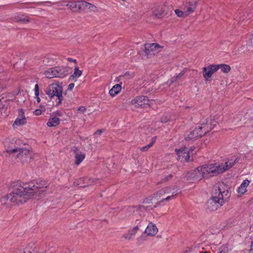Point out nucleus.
Here are the masks:
<instances>
[{"instance_id": "1", "label": "nucleus", "mask_w": 253, "mask_h": 253, "mask_svg": "<svg viewBox=\"0 0 253 253\" xmlns=\"http://www.w3.org/2000/svg\"><path fill=\"white\" fill-rule=\"evenodd\" d=\"M11 191L1 198V202L9 201L14 205L23 204L33 197V191L35 190L34 182L24 183L14 181L11 185Z\"/></svg>"}, {"instance_id": "2", "label": "nucleus", "mask_w": 253, "mask_h": 253, "mask_svg": "<svg viewBox=\"0 0 253 253\" xmlns=\"http://www.w3.org/2000/svg\"><path fill=\"white\" fill-rule=\"evenodd\" d=\"M224 186V185L218 186L212 193L211 197L208 200L205 206L207 211H215L223 205L224 203L223 193L224 191H222V190Z\"/></svg>"}, {"instance_id": "3", "label": "nucleus", "mask_w": 253, "mask_h": 253, "mask_svg": "<svg viewBox=\"0 0 253 253\" xmlns=\"http://www.w3.org/2000/svg\"><path fill=\"white\" fill-rule=\"evenodd\" d=\"M200 177L208 178L221 173L224 171V167L216 164H209L198 167Z\"/></svg>"}, {"instance_id": "4", "label": "nucleus", "mask_w": 253, "mask_h": 253, "mask_svg": "<svg viewBox=\"0 0 253 253\" xmlns=\"http://www.w3.org/2000/svg\"><path fill=\"white\" fill-rule=\"evenodd\" d=\"M6 152L9 154L17 153V154L16 157L23 163L34 159V154L30 148L15 147L13 149L8 148V149H6Z\"/></svg>"}, {"instance_id": "5", "label": "nucleus", "mask_w": 253, "mask_h": 253, "mask_svg": "<svg viewBox=\"0 0 253 253\" xmlns=\"http://www.w3.org/2000/svg\"><path fill=\"white\" fill-rule=\"evenodd\" d=\"M174 189H176V190L172 193L171 195H169L167 196L166 198H162L160 200H159L158 201H157V202L155 203V205H138L137 206V209L140 211L143 210L145 211L153 210L154 209L160 206L162 203L168 201L170 200H171L172 199L175 198L177 196L178 194L180 192L179 191V189H178L177 187H174L173 190H174Z\"/></svg>"}, {"instance_id": "6", "label": "nucleus", "mask_w": 253, "mask_h": 253, "mask_svg": "<svg viewBox=\"0 0 253 253\" xmlns=\"http://www.w3.org/2000/svg\"><path fill=\"white\" fill-rule=\"evenodd\" d=\"M150 100L147 96H137L131 101V103L134 105L135 107L141 108H147L150 107L149 104Z\"/></svg>"}, {"instance_id": "7", "label": "nucleus", "mask_w": 253, "mask_h": 253, "mask_svg": "<svg viewBox=\"0 0 253 253\" xmlns=\"http://www.w3.org/2000/svg\"><path fill=\"white\" fill-rule=\"evenodd\" d=\"M62 86L58 84L53 83L49 85L45 90V93L50 99H52L54 96H56L57 94H59L60 92H62Z\"/></svg>"}, {"instance_id": "8", "label": "nucleus", "mask_w": 253, "mask_h": 253, "mask_svg": "<svg viewBox=\"0 0 253 253\" xmlns=\"http://www.w3.org/2000/svg\"><path fill=\"white\" fill-rule=\"evenodd\" d=\"M218 69V65H216L215 64H211L204 67L203 73L205 80L206 81H210V78H211L213 73L216 72Z\"/></svg>"}, {"instance_id": "9", "label": "nucleus", "mask_w": 253, "mask_h": 253, "mask_svg": "<svg viewBox=\"0 0 253 253\" xmlns=\"http://www.w3.org/2000/svg\"><path fill=\"white\" fill-rule=\"evenodd\" d=\"M177 155V160L181 162H189L190 161L189 151L186 147H183L176 150Z\"/></svg>"}, {"instance_id": "10", "label": "nucleus", "mask_w": 253, "mask_h": 253, "mask_svg": "<svg viewBox=\"0 0 253 253\" xmlns=\"http://www.w3.org/2000/svg\"><path fill=\"white\" fill-rule=\"evenodd\" d=\"M202 136H203V135L202 131L199 129V127H196L194 129L190 131L189 133L185 136V139L186 141L195 140Z\"/></svg>"}, {"instance_id": "11", "label": "nucleus", "mask_w": 253, "mask_h": 253, "mask_svg": "<svg viewBox=\"0 0 253 253\" xmlns=\"http://www.w3.org/2000/svg\"><path fill=\"white\" fill-rule=\"evenodd\" d=\"M93 179L84 177L81 178L74 182V185L80 187H85L91 185L94 182Z\"/></svg>"}, {"instance_id": "12", "label": "nucleus", "mask_w": 253, "mask_h": 253, "mask_svg": "<svg viewBox=\"0 0 253 253\" xmlns=\"http://www.w3.org/2000/svg\"><path fill=\"white\" fill-rule=\"evenodd\" d=\"M34 187H35L36 188H35V190L33 191V192H34L33 193V197L37 195L39 196H42V194L44 191L42 190L40 191L39 190L43 188H46L48 187V185L45 181L41 180L39 183L37 182L36 184L34 183Z\"/></svg>"}, {"instance_id": "13", "label": "nucleus", "mask_w": 253, "mask_h": 253, "mask_svg": "<svg viewBox=\"0 0 253 253\" xmlns=\"http://www.w3.org/2000/svg\"><path fill=\"white\" fill-rule=\"evenodd\" d=\"M159 47L160 46L158 43H145L144 45V51L147 56L154 55L156 47Z\"/></svg>"}, {"instance_id": "14", "label": "nucleus", "mask_w": 253, "mask_h": 253, "mask_svg": "<svg viewBox=\"0 0 253 253\" xmlns=\"http://www.w3.org/2000/svg\"><path fill=\"white\" fill-rule=\"evenodd\" d=\"M186 177L187 180H198L201 179L200 175L199 169L188 172L186 174Z\"/></svg>"}, {"instance_id": "15", "label": "nucleus", "mask_w": 253, "mask_h": 253, "mask_svg": "<svg viewBox=\"0 0 253 253\" xmlns=\"http://www.w3.org/2000/svg\"><path fill=\"white\" fill-rule=\"evenodd\" d=\"M56 78H63L69 74L71 69L68 67L60 68L56 67Z\"/></svg>"}, {"instance_id": "16", "label": "nucleus", "mask_w": 253, "mask_h": 253, "mask_svg": "<svg viewBox=\"0 0 253 253\" xmlns=\"http://www.w3.org/2000/svg\"><path fill=\"white\" fill-rule=\"evenodd\" d=\"M158 231L156 226L152 222L149 223L145 229V233L149 236H155Z\"/></svg>"}, {"instance_id": "17", "label": "nucleus", "mask_w": 253, "mask_h": 253, "mask_svg": "<svg viewBox=\"0 0 253 253\" xmlns=\"http://www.w3.org/2000/svg\"><path fill=\"white\" fill-rule=\"evenodd\" d=\"M79 9L80 10H85L90 9L94 10L96 8L94 5L85 1H79Z\"/></svg>"}, {"instance_id": "18", "label": "nucleus", "mask_w": 253, "mask_h": 253, "mask_svg": "<svg viewBox=\"0 0 253 253\" xmlns=\"http://www.w3.org/2000/svg\"><path fill=\"white\" fill-rule=\"evenodd\" d=\"M199 129H200L201 131H202L203 136H204L208 132L211 131L212 129V128L211 127V126L209 124V122L207 119L206 120L205 122H203L201 124V126H199Z\"/></svg>"}, {"instance_id": "19", "label": "nucleus", "mask_w": 253, "mask_h": 253, "mask_svg": "<svg viewBox=\"0 0 253 253\" xmlns=\"http://www.w3.org/2000/svg\"><path fill=\"white\" fill-rule=\"evenodd\" d=\"M197 6V1H189L188 2H186L185 4V6L187 8L186 10L185 11L186 15L188 16L190 14L193 13Z\"/></svg>"}, {"instance_id": "20", "label": "nucleus", "mask_w": 253, "mask_h": 253, "mask_svg": "<svg viewBox=\"0 0 253 253\" xmlns=\"http://www.w3.org/2000/svg\"><path fill=\"white\" fill-rule=\"evenodd\" d=\"M165 7V6H163L153 10L152 12L153 15L157 18H163L167 14L164 9Z\"/></svg>"}, {"instance_id": "21", "label": "nucleus", "mask_w": 253, "mask_h": 253, "mask_svg": "<svg viewBox=\"0 0 253 253\" xmlns=\"http://www.w3.org/2000/svg\"><path fill=\"white\" fill-rule=\"evenodd\" d=\"M82 74V71L80 70L79 67L76 66L75 67L74 73L70 77L69 80L70 81H74V82H76L77 79L80 77Z\"/></svg>"}, {"instance_id": "22", "label": "nucleus", "mask_w": 253, "mask_h": 253, "mask_svg": "<svg viewBox=\"0 0 253 253\" xmlns=\"http://www.w3.org/2000/svg\"><path fill=\"white\" fill-rule=\"evenodd\" d=\"M121 84V83L120 84H116L113 86V87L109 90V94L110 96L114 97L120 92L122 89Z\"/></svg>"}, {"instance_id": "23", "label": "nucleus", "mask_w": 253, "mask_h": 253, "mask_svg": "<svg viewBox=\"0 0 253 253\" xmlns=\"http://www.w3.org/2000/svg\"><path fill=\"white\" fill-rule=\"evenodd\" d=\"M57 70L56 67L50 68L48 70L44 72V74L47 78L51 79L53 78H56Z\"/></svg>"}, {"instance_id": "24", "label": "nucleus", "mask_w": 253, "mask_h": 253, "mask_svg": "<svg viewBox=\"0 0 253 253\" xmlns=\"http://www.w3.org/2000/svg\"><path fill=\"white\" fill-rule=\"evenodd\" d=\"M249 183L250 182L248 179L244 180L239 187L238 192L241 194H244L247 191L246 188L249 185Z\"/></svg>"}, {"instance_id": "25", "label": "nucleus", "mask_w": 253, "mask_h": 253, "mask_svg": "<svg viewBox=\"0 0 253 253\" xmlns=\"http://www.w3.org/2000/svg\"><path fill=\"white\" fill-rule=\"evenodd\" d=\"M59 119L56 117L49 118L47 123V126L49 127L56 126L59 124Z\"/></svg>"}, {"instance_id": "26", "label": "nucleus", "mask_w": 253, "mask_h": 253, "mask_svg": "<svg viewBox=\"0 0 253 253\" xmlns=\"http://www.w3.org/2000/svg\"><path fill=\"white\" fill-rule=\"evenodd\" d=\"M239 160V158H236L233 161L232 159L229 160L228 162L225 163V167L224 166H222V167H224V171L232 168L235 163L238 162Z\"/></svg>"}, {"instance_id": "27", "label": "nucleus", "mask_w": 253, "mask_h": 253, "mask_svg": "<svg viewBox=\"0 0 253 253\" xmlns=\"http://www.w3.org/2000/svg\"><path fill=\"white\" fill-rule=\"evenodd\" d=\"M135 223L139 225V229H141L142 230L145 229V227L148 223V221L146 219L142 218L141 219H137Z\"/></svg>"}, {"instance_id": "28", "label": "nucleus", "mask_w": 253, "mask_h": 253, "mask_svg": "<svg viewBox=\"0 0 253 253\" xmlns=\"http://www.w3.org/2000/svg\"><path fill=\"white\" fill-rule=\"evenodd\" d=\"M79 1L75 2H70L66 4L67 6H68L71 10L74 12H77L79 11Z\"/></svg>"}, {"instance_id": "29", "label": "nucleus", "mask_w": 253, "mask_h": 253, "mask_svg": "<svg viewBox=\"0 0 253 253\" xmlns=\"http://www.w3.org/2000/svg\"><path fill=\"white\" fill-rule=\"evenodd\" d=\"M154 197H153V195L152 194L149 197L143 199L142 203V205L148 206V205H152L154 202Z\"/></svg>"}, {"instance_id": "30", "label": "nucleus", "mask_w": 253, "mask_h": 253, "mask_svg": "<svg viewBox=\"0 0 253 253\" xmlns=\"http://www.w3.org/2000/svg\"><path fill=\"white\" fill-rule=\"evenodd\" d=\"M153 195L155 201H158L162 198H163V197L166 195L163 189H161L158 191L155 192V193L153 194Z\"/></svg>"}, {"instance_id": "31", "label": "nucleus", "mask_w": 253, "mask_h": 253, "mask_svg": "<svg viewBox=\"0 0 253 253\" xmlns=\"http://www.w3.org/2000/svg\"><path fill=\"white\" fill-rule=\"evenodd\" d=\"M138 230H139V225H136L131 230L129 231L127 235H125L124 237L128 240L130 239L131 237L136 234Z\"/></svg>"}, {"instance_id": "32", "label": "nucleus", "mask_w": 253, "mask_h": 253, "mask_svg": "<svg viewBox=\"0 0 253 253\" xmlns=\"http://www.w3.org/2000/svg\"><path fill=\"white\" fill-rule=\"evenodd\" d=\"M85 155L84 154H76L75 155V162L76 165H79L84 159Z\"/></svg>"}, {"instance_id": "33", "label": "nucleus", "mask_w": 253, "mask_h": 253, "mask_svg": "<svg viewBox=\"0 0 253 253\" xmlns=\"http://www.w3.org/2000/svg\"><path fill=\"white\" fill-rule=\"evenodd\" d=\"M216 65H218L219 69L221 68V71L225 73H228L230 72L231 70L230 66L228 65L225 64H215Z\"/></svg>"}, {"instance_id": "34", "label": "nucleus", "mask_w": 253, "mask_h": 253, "mask_svg": "<svg viewBox=\"0 0 253 253\" xmlns=\"http://www.w3.org/2000/svg\"><path fill=\"white\" fill-rule=\"evenodd\" d=\"M174 187H177L178 189H179V191L180 192V189L178 188V187L176 186H174ZM173 187H166L165 188H162L164 190V192L165 193V195H169L170 194H172V193L176 190V189H174V190H173ZM172 194H171V195Z\"/></svg>"}, {"instance_id": "35", "label": "nucleus", "mask_w": 253, "mask_h": 253, "mask_svg": "<svg viewBox=\"0 0 253 253\" xmlns=\"http://www.w3.org/2000/svg\"><path fill=\"white\" fill-rule=\"evenodd\" d=\"M16 21L18 23H26L30 21L28 17L26 16H17L16 18Z\"/></svg>"}, {"instance_id": "36", "label": "nucleus", "mask_w": 253, "mask_h": 253, "mask_svg": "<svg viewBox=\"0 0 253 253\" xmlns=\"http://www.w3.org/2000/svg\"><path fill=\"white\" fill-rule=\"evenodd\" d=\"M4 98L2 97L0 99V111H2L3 110H5L7 108V104L8 100H4Z\"/></svg>"}, {"instance_id": "37", "label": "nucleus", "mask_w": 253, "mask_h": 253, "mask_svg": "<svg viewBox=\"0 0 253 253\" xmlns=\"http://www.w3.org/2000/svg\"><path fill=\"white\" fill-rule=\"evenodd\" d=\"M26 123V121L17 118L14 121V122L13 124V126L15 127V126L23 125L25 124Z\"/></svg>"}, {"instance_id": "38", "label": "nucleus", "mask_w": 253, "mask_h": 253, "mask_svg": "<svg viewBox=\"0 0 253 253\" xmlns=\"http://www.w3.org/2000/svg\"><path fill=\"white\" fill-rule=\"evenodd\" d=\"M209 122V124L211 126L212 129L216 126L217 124V122L215 120L214 117L210 116L209 118L207 119Z\"/></svg>"}, {"instance_id": "39", "label": "nucleus", "mask_w": 253, "mask_h": 253, "mask_svg": "<svg viewBox=\"0 0 253 253\" xmlns=\"http://www.w3.org/2000/svg\"><path fill=\"white\" fill-rule=\"evenodd\" d=\"M174 12L175 14L179 17H184L187 16L186 15L185 11H181L178 9H175Z\"/></svg>"}, {"instance_id": "40", "label": "nucleus", "mask_w": 253, "mask_h": 253, "mask_svg": "<svg viewBox=\"0 0 253 253\" xmlns=\"http://www.w3.org/2000/svg\"><path fill=\"white\" fill-rule=\"evenodd\" d=\"M58 97V101L55 105L56 106H58L62 103V101L63 100V96H62V92H60L59 94H57L56 96Z\"/></svg>"}, {"instance_id": "41", "label": "nucleus", "mask_w": 253, "mask_h": 253, "mask_svg": "<svg viewBox=\"0 0 253 253\" xmlns=\"http://www.w3.org/2000/svg\"><path fill=\"white\" fill-rule=\"evenodd\" d=\"M18 118H20L21 119H23V120L26 121V118L25 116L24 110L23 109H20L18 110Z\"/></svg>"}, {"instance_id": "42", "label": "nucleus", "mask_w": 253, "mask_h": 253, "mask_svg": "<svg viewBox=\"0 0 253 253\" xmlns=\"http://www.w3.org/2000/svg\"><path fill=\"white\" fill-rule=\"evenodd\" d=\"M173 177V175L172 174H169L168 176H166L164 177L163 179L161 180V182H166L169 180H170Z\"/></svg>"}, {"instance_id": "43", "label": "nucleus", "mask_w": 253, "mask_h": 253, "mask_svg": "<svg viewBox=\"0 0 253 253\" xmlns=\"http://www.w3.org/2000/svg\"><path fill=\"white\" fill-rule=\"evenodd\" d=\"M23 253H40L37 252H36L34 249H30L29 248H26L24 250Z\"/></svg>"}, {"instance_id": "44", "label": "nucleus", "mask_w": 253, "mask_h": 253, "mask_svg": "<svg viewBox=\"0 0 253 253\" xmlns=\"http://www.w3.org/2000/svg\"><path fill=\"white\" fill-rule=\"evenodd\" d=\"M152 144H149L146 146H143L140 148L141 151L144 152L147 151L150 148L152 147Z\"/></svg>"}, {"instance_id": "45", "label": "nucleus", "mask_w": 253, "mask_h": 253, "mask_svg": "<svg viewBox=\"0 0 253 253\" xmlns=\"http://www.w3.org/2000/svg\"><path fill=\"white\" fill-rule=\"evenodd\" d=\"M42 110L40 109H37L35 110L34 114L36 116H39L42 114Z\"/></svg>"}, {"instance_id": "46", "label": "nucleus", "mask_w": 253, "mask_h": 253, "mask_svg": "<svg viewBox=\"0 0 253 253\" xmlns=\"http://www.w3.org/2000/svg\"><path fill=\"white\" fill-rule=\"evenodd\" d=\"M86 110V108L84 106H80L78 109V111L81 113H84Z\"/></svg>"}, {"instance_id": "47", "label": "nucleus", "mask_w": 253, "mask_h": 253, "mask_svg": "<svg viewBox=\"0 0 253 253\" xmlns=\"http://www.w3.org/2000/svg\"><path fill=\"white\" fill-rule=\"evenodd\" d=\"M169 121V119L167 117H163L161 119V122L162 123H166L167 122H168Z\"/></svg>"}, {"instance_id": "48", "label": "nucleus", "mask_w": 253, "mask_h": 253, "mask_svg": "<svg viewBox=\"0 0 253 253\" xmlns=\"http://www.w3.org/2000/svg\"><path fill=\"white\" fill-rule=\"evenodd\" d=\"M178 80V77H177L176 76L172 77L171 78V84H173L174 83L176 82Z\"/></svg>"}, {"instance_id": "49", "label": "nucleus", "mask_w": 253, "mask_h": 253, "mask_svg": "<svg viewBox=\"0 0 253 253\" xmlns=\"http://www.w3.org/2000/svg\"><path fill=\"white\" fill-rule=\"evenodd\" d=\"M74 87V84L71 83L68 85V89L71 90Z\"/></svg>"}, {"instance_id": "50", "label": "nucleus", "mask_w": 253, "mask_h": 253, "mask_svg": "<svg viewBox=\"0 0 253 253\" xmlns=\"http://www.w3.org/2000/svg\"><path fill=\"white\" fill-rule=\"evenodd\" d=\"M103 130L102 129H98L95 132L94 134H100L102 133Z\"/></svg>"}, {"instance_id": "51", "label": "nucleus", "mask_w": 253, "mask_h": 253, "mask_svg": "<svg viewBox=\"0 0 253 253\" xmlns=\"http://www.w3.org/2000/svg\"><path fill=\"white\" fill-rule=\"evenodd\" d=\"M156 137H154L152 138V140H151V142L150 143V144H152V146H153V145L154 144V143L155 142V141H156Z\"/></svg>"}, {"instance_id": "52", "label": "nucleus", "mask_w": 253, "mask_h": 253, "mask_svg": "<svg viewBox=\"0 0 253 253\" xmlns=\"http://www.w3.org/2000/svg\"><path fill=\"white\" fill-rule=\"evenodd\" d=\"M35 91H39V87L38 84H36L35 86Z\"/></svg>"}, {"instance_id": "53", "label": "nucleus", "mask_w": 253, "mask_h": 253, "mask_svg": "<svg viewBox=\"0 0 253 253\" xmlns=\"http://www.w3.org/2000/svg\"><path fill=\"white\" fill-rule=\"evenodd\" d=\"M184 74V72H181L180 73H179L178 75L176 76L177 77H178V79H179L180 78H181L182 76H183Z\"/></svg>"}, {"instance_id": "54", "label": "nucleus", "mask_w": 253, "mask_h": 253, "mask_svg": "<svg viewBox=\"0 0 253 253\" xmlns=\"http://www.w3.org/2000/svg\"><path fill=\"white\" fill-rule=\"evenodd\" d=\"M68 60L70 62H74L77 63V60L76 59H73L72 58H68Z\"/></svg>"}, {"instance_id": "55", "label": "nucleus", "mask_w": 253, "mask_h": 253, "mask_svg": "<svg viewBox=\"0 0 253 253\" xmlns=\"http://www.w3.org/2000/svg\"><path fill=\"white\" fill-rule=\"evenodd\" d=\"M78 150H78V149L77 148V147H74L73 151H74V153H75V155H76V154H77V152L78 151Z\"/></svg>"}, {"instance_id": "56", "label": "nucleus", "mask_w": 253, "mask_h": 253, "mask_svg": "<svg viewBox=\"0 0 253 253\" xmlns=\"http://www.w3.org/2000/svg\"><path fill=\"white\" fill-rule=\"evenodd\" d=\"M36 97H38L39 95V91H35Z\"/></svg>"}, {"instance_id": "57", "label": "nucleus", "mask_w": 253, "mask_h": 253, "mask_svg": "<svg viewBox=\"0 0 253 253\" xmlns=\"http://www.w3.org/2000/svg\"><path fill=\"white\" fill-rule=\"evenodd\" d=\"M36 98H37V101L39 103L41 101V99L40 98V97L39 96L38 97H36Z\"/></svg>"}, {"instance_id": "58", "label": "nucleus", "mask_w": 253, "mask_h": 253, "mask_svg": "<svg viewBox=\"0 0 253 253\" xmlns=\"http://www.w3.org/2000/svg\"><path fill=\"white\" fill-rule=\"evenodd\" d=\"M218 253H226V252L225 250H221Z\"/></svg>"}, {"instance_id": "59", "label": "nucleus", "mask_w": 253, "mask_h": 253, "mask_svg": "<svg viewBox=\"0 0 253 253\" xmlns=\"http://www.w3.org/2000/svg\"><path fill=\"white\" fill-rule=\"evenodd\" d=\"M203 253H210L208 251H205V252H203Z\"/></svg>"}, {"instance_id": "60", "label": "nucleus", "mask_w": 253, "mask_h": 253, "mask_svg": "<svg viewBox=\"0 0 253 253\" xmlns=\"http://www.w3.org/2000/svg\"><path fill=\"white\" fill-rule=\"evenodd\" d=\"M45 111V108H43V109L42 111L44 112Z\"/></svg>"}, {"instance_id": "61", "label": "nucleus", "mask_w": 253, "mask_h": 253, "mask_svg": "<svg viewBox=\"0 0 253 253\" xmlns=\"http://www.w3.org/2000/svg\"><path fill=\"white\" fill-rule=\"evenodd\" d=\"M27 8H33L32 6H31V7H27Z\"/></svg>"}]
</instances>
